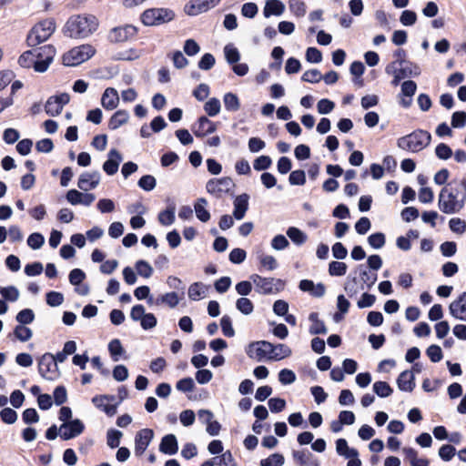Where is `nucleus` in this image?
<instances>
[{"label":"nucleus","mask_w":466,"mask_h":466,"mask_svg":"<svg viewBox=\"0 0 466 466\" xmlns=\"http://www.w3.org/2000/svg\"><path fill=\"white\" fill-rule=\"evenodd\" d=\"M98 27V20L92 15H77L71 16L66 25L65 34L71 38H86Z\"/></svg>","instance_id":"obj_1"},{"label":"nucleus","mask_w":466,"mask_h":466,"mask_svg":"<svg viewBox=\"0 0 466 466\" xmlns=\"http://www.w3.org/2000/svg\"><path fill=\"white\" fill-rule=\"evenodd\" d=\"M466 195L459 198L458 189L443 187L439 193L438 207L445 214L460 212L465 205Z\"/></svg>","instance_id":"obj_2"},{"label":"nucleus","mask_w":466,"mask_h":466,"mask_svg":"<svg viewBox=\"0 0 466 466\" xmlns=\"http://www.w3.org/2000/svg\"><path fill=\"white\" fill-rule=\"evenodd\" d=\"M385 72L388 75L393 76L391 84L393 86H398L403 78L420 76V68L415 63L405 59H400L389 64L385 68Z\"/></svg>","instance_id":"obj_3"},{"label":"nucleus","mask_w":466,"mask_h":466,"mask_svg":"<svg viewBox=\"0 0 466 466\" xmlns=\"http://www.w3.org/2000/svg\"><path fill=\"white\" fill-rule=\"evenodd\" d=\"M431 140L428 131L418 129L409 135L403 136L397 140V146L400 149L417 153L424 149Z\"/></svg>","instance_id":"obj_4"},{"label":"nucleus","mask_w":466,"mask_h":466,"mask_svg":"<svg viewBox=\"0 0 466 466\" xmlns=\"http://www.w3.org/2000/svg\"><path fill=\"white\" fill-rule=\"evenodd\" d=\"M56 23L53 19H46L36 24L29 32L26 42L29 46H36L46 41L55 32Z\"/></svg>","instance_id":"obj_5"},{"label":"nucleus","mask_w":466,"mask_h":466,"mask_svg":"<svg viewBox=\"0 0 466 466\" xmlns=\"http://www.w3.org/2000/svg\"><path fill=\"white\" fill-rule=\"evenodd\" d=\"M95 48L90 45L74 47L63 56V64L66 66H78L95 55Z\"/></svg>","instance_id":"obj_6"},{"label":"nucleus","mask_w":466,"mask_h":466,"mask_svg":"<svg viewBox=\"0 0 466 466\" xmlns=\"http://www.w3.org/2000/svg\"><path fill=\"white\" fill-rule=\"evenodd\" d=\"M175 17V13L168 8H150L143 12L141 21L145 25H159L170 22Z\"/></svg>","instance_id":"obj_7"},{"label":"nucleus","mask_w":466,"mask_h":466,"mask_svg":"<svg viewBox=\"0 0 466 466\" xmlns=\"http://www.w3.org/2000/svg\"><path fill=\"white\" fill-rule=\"evenodd\" d=\"M250 279L256 287V291L260 294H276L284 287V283L280 279L263 278L258 274H253Z\"/></svg>","instance_id":"obj_8"},{"label":"nucleus","mask_w":466,"mask_h":466,"mask_svg":"<svg viewBox=\"0 0 466 466\" xmlns=\"http://www.w3.org/2000/svg\"><path fill=\"white\" fill-rule=\"evenodd\" d=\"M39 374L47 380H56L59 375L58 366L53 358V354L45 353L38 361Z\"/></svg>","instance_id":"obj_9"},{"label":"nucleus","mask_w":466,"mask_h":466,"mask_svg":"<svg viewBox=\"0 0 466 466\" xmlns=\"http://www.w3.org/2000/svg\"><path fill=\"white\" fill-rule=\"evenodd\" d=\"M233 187V180L228 177L212 178L206 184L207 191L216 198H221L223 194L228 193Z\"/></svg>","instance_id":"obj_10"},{"label":"nucleus","mask_w":466,"mask_h":466,"mask_svg":"<svg viewBox=\"0 0 466 466\" xmlns=\"http://www.w3.org/2000/svg\"><path fill=\"white\" fill-rule=\"evenodd\" d=\"M272 343L261 340L250 343L247 350V355L257 361H261L263 359L268 358L270 360L272 351Z\"/></svg>","instance_id":"obj_11"},{"label":"nucleus","mask_w":466,"mask_h":466,"mask_svg":"<svg viewBox=\"0 0 466 466\" xmlns=\"http://www.w3.org/2000/svg\"><path fill=\"white\" fill-rule=\"evenodd\" d=\"M37 55L35 71L43 73L47 70L56 55V49L51 45L44 46L40 48L33 49Z\"/></svg>","instance_id":"obj_12"},{"label":"nucleus","mask_w":466,"mask_h":466,"mask_svg":"<svg viewBox=\"0 0 466 466\" xmlns=\"http://www.w3.org/2000/svg\"><path fill=\"white\" fill-rule=\"evenodd\" d=\"M84 423L80 420L76 419L63 423L59 427V434L63 440L67 441L77 437L84 431Z\"/></svg>","instance_id":"obj_13"},{"label":"nucleus","mask_w":466,"mask_h":466,"mask_svg":"<svg viewBox=\"0 0 466 466\" xmlns=\"http://www.w3.org/2000/svg\"><path fill=\"white\" fill-rule=\"evenodd\" d=\"M184 296H181V294H178L177 291H170L167 292L165 294H162L158 296L157 298H148L147 303L150 306H162L166 305L169 307L170 309L176 308L180 300L183 299Z\"/></svg>","instance_id":"obj_14"},{"label":"nucleus","mask_w":466,"mask_h":466,"mask_svg":"<svg viewBox=\"0 0 466 466\" xmlns=\"http://www.w3.org/2000/svg\"><path fill=\"white\" fill-rule=\"evenodd\" d=\"M219 2L220 0H192L185 5V12L188 15H197L215 7Z\"/></svg>","instance_id":"obj_15"},{"label":"nucleus","mask_w":466,"mask_h":466,"mask_svg":"<svg viewBox=\"0 0 466 466\" xmlns=\"http://www.w3.org/2000/svg\"><path fill=\"white\" fill-rule=\"evenodd\" d=\"M137 34V28L131 25L117 26L108 34V39L113 43L125 42L133 37Z\"/></svg>","instance_id":"obj_16"},{"label":"nucleus","mask_w":466,"mask_h":466,"mask_svg":"<svg viewBox=\"0 0 466 466\" xmlns=\"http://www.w3.org/2000/svg\"><path fill=\"white\" fill-rule=\"evenodd\" d=\"M154 432L150 429L140 430L135 437V453L137 456H141L151 441L153 440Z\"/></svg>","instance_id":"obj_17"},{"label":"nucleus","mask_w":466,"mask_h":466,"mask_svg":"<svg viewBox=\"0 0 466 466\" xmlns=\"http://www.w3.org/2000/svg\"><path fill=\"white\" fill-rule=\"evenodd\" d=\"M100 173L97 171L94 172H84L80 175L77 187L83 191H88L96 188L100 182Z\"/></svg>","instance_id":"obj_18"},{"label":"nucleus","mask_w":466,"mask_h":466,"mask_svg":"<svg viewBox=\"0 0 466 466\" xmlns=\"http://www.w3.org/2000/svg\"><path fill=\"white\" fill-rule=\"evenodd\" d=\"M449 310L453 318L466 322V292H463L450 304Z\"/></svg>","instance_id":"obj_19"},{"label":"nucleus","mask_w":466,"mask_h":466,"mask_svg":"<svg viewBox=\"0 0 466 466\" xmlns=\"http://www.w3.org/2000/svg\"><path fill=\"white\" fill-rule=\"evenodd\" d=\"M217 130V126L207 116H200L198 123L193 127V133L198 137H203L208 134H212Z\"/></svg>","instance_id":"obj_20"},{"label":"nucleus","mask_w":466,"mask_h":466,"mask_svg":"<svg viewBox=\"0 0 466 466\" xmlns=\"http://www.w3.org/2000/svg\"><path fill=\"white\" fill-rule=\"evenodd\" d=\"M122 160L121 154L116 149H111L107 160L103 164V170L109 176L115 175Z\"/></svg>","instance_id":"obj_21"},{"label":"nucleus","mask_w":466,"mask_h":466,"mask_svg":"<svg viewBox=\"0 0 466 466\" xmlns=\"http://www.w3.org/2000/svg\"><path fill=\"white\" fill-rule=\"evenodd\" d=\"M248 199L249 196L246 193L237 196L234 199L233 217L237 220H241L245 217L248 209Z\"/></svg>","instance_id":"obj_22"},{"label":"nucleus","mask_w":466,"mask_h":466,"mask_svg":"<svg viewBox=\"0 0 466 466\" xmlns=\"http://www.w3.org/2000/svg\"><path fill=\"white\" fill-rule=\"evenodd\" d=\"M119 103V95L116 89L107 87L101 97V105L106 110H113L117 107Z\"/></svg>","instance_id":"obj_23"},{"label":"nucleus","mask_w":466,"mask_h":466,"mask_svg":"<svg viewBox=\"0 0 466 466\" xmlns=\"http://www.w3.org/2000/svg\"><path fill=\"white\" fill-rule=\"evenodd\" d=\"M292 457L299 466H319V462L313 454L307 450L293 451Z\"/></svg>","instance_id":"obj_24"},{"label":"nucleus","mask_w":466,"mask_h":466,"mask_svg":"<svg viewBox=\"0 0 466 466\" xmlns=\"http://www.w3.org/2000/svg\"><path fill=\"white\" fill-rule=\"evenodd\" d=\"M398 388L401 391L411 392L415 388V377L412 371L404 370L397 379Z\"/></svg>","instance_id":"obj_25"},{"label":"nucleus","mask_w":466,"mask_h":466,"mask_svg":"<svg viewBox=\"0 0 466 466\" xmlns=\"http://www.w3.org/2000/svg\"><path fill=\"white\" fill-rule=\"evenodd\" d=\"M159 451L167 455H174L178 451L177 438L174 434L165 435L160 442Z\"/></svg>","instance_id":"obj_26"},{"label":"nucleus","mask_w":466,"mask_h":466,"mask_svg":"<svg viewBox=\"0 0 466 466\" xmlns=\"http://www.w3.org/2000/svg\"><path fill=\"white\" fill-rule=\"evenodd\" d=\"M285 11V5L279 0H268L263 9L265 17L281 15Z\"/></svg>","instance_id":"obj_27"},{"label":"nucleus","mask_w":466,"mask_h":466,"mask_svg":"<svg viewBox=\"0 0 466 466\" xmlns=\"http://www.w3.org/2000/svg\"><path fill=\"white\" fill-rule=\"evenodd\" d=\"M309 320L312 323L309 329L311 335L328 333V329L325 323L319 319V314L317 312H311L309 316Z\"/></svg>","instance_id":"obj_28"},{"label":"nucleus","mask_w":466,"mask_h":466,"mask_svg":"<svg viewBox=\"0 0 466 466\" xmlns=\"http://www.w3.org/2000/svg\"><path fill=\"white\" fill-rule=\"evenodd\" d=\"M129 119V113L127 110H117L113 114L109 119L108 127L112 130H116L121 126L127 123Z\"/></svg>","instance_id":"obj_29"},{"label":"nucleus","mask_w":466,"mask_h":466,"mask_svg":"<svg viewBox=\"0 0 466 466\" xmlns=\"http://www.w3.org/2000/svg\"><path fill=\"white\" fill-rule=\"evenodd\" d=\"M336 451L345 459L359 456V451L354 448H350L345 439H338L336 441Z\"/></svg>","instance_id":"obj_30"},{"label":"nucleus","mask_w":466,"mask_h":466,"mask_svg":"<svg viewBox=\"0 0 466 466\" xmlns=\"http://www.w3.org/2000/svg\"><path fill=\"white\" fill-rule=\"evenodd\" d=\"M208 201L206 198H198L194 204V209L197 218L202 222H208L210 219V213L207 209Z\"/></svg>","instance_id":"obj_31"},{"label":"nucleus","mask_w":466,"mask_h":466,"mask_svg":"<svg viewBox=\"0 0 466 466\" xmlns=\"http://www.w3.org/2000/svg\"><path fill=\"white\" fill-rule=\"evenodd\" d=\"M36 58H37V55H36L35 51L28 50V51L24 52L20 56L19 59H18V63L24 68L34 67V69L35 70L36 62H38V60Z\"/></svg>","instance_id":"obj_32"},{"label":"nucleus","mask_w":466,"mask_h":466,"mask_svg":"<svg viewBox=\"0 0 466 466\" xmlns=\"http://www.w3.org/2000/svg\"><path fill=\"white\" fill-rule=\"evenodd\" d=\"M223 103L225 109L229 112H236L240 108V101L238 96L234 93H226L223 96Z\"/></svg>","instance_id":"obj_33"},{"label":"nucleus","mask_w":466,"mask_h":466,"mask_svg":"<svg viewBox=\"0 0 466 466\" xmlns=\"http://www.w3.org/2000/svg\"><path fill=\"white\" fill-rule=\"evenodd\" d=\"M287 236L298 246L303 245L308 239L307 234L296 227L289 228L287 230Z\"/></svg>","instance_id":"obj_34"},{"label":"nucleus","mask_w":466,"mask_h":466,"mask_svg":"<svg viewBox=\"0 0 466 466\" xmlns=\"http://www.w3.org/2000/svg\"><path fill=\"white\" fill-rule=\"evenodd\" d=\"M175 205H169L167 209L158 214V222L162 226H170L175 222Z\"/></svg>","instance_id":"obj_35"},{"label":"nucleus","mask_w":466,"mask_h":466,"mask_svg":"<svg viewBox=\"0 0 466 466\" xmlns=\"http://www.w3.org/2000/svg\"><path fill=\"white\" fill-rule=\"evenodd\" d=\"M270 360H279L291 355V350L285 344H272Z\"/></svg>","instance_id":"obj_36"},{"label":"nucleus","mask_w":466,"mask_h":466,"mask_svg":"<svg viewBox=\"0 0 466 466\" xmlns=\"http://www.w3.org/2000/svg\"><path fill=\"white\" fill-rule=\"evenodd\" d=\"M206 287L201 282H195L188 288V298L192 300H198L205 297Z\"/></svg>","instance_id":"obj_37"},{"label":"nucleus","mask_w":466,"mask_h":466,"mask_svg":"<svg viewBox=\"0 0 466 466\" xmlns=\"http://www.w3.org/2000/svg\"><path fill=\"white\" fill-rule=\"evenodd\" d=\"M108 351L114 361H118L125 350L118 339H112L108 344Z\"/></svg>","instance_id":"obj_38"},{"label":"nucleus","mask_w":466,"mask_h":466,"mask_svg":"<svg viewBox=\"0 0 466 466\" xmlns=\"http://www.w3.org/2000/svg\"><path fill=\"white\" fill-rule=\"evenodd\" d=\"M358 268L360 269L361 281L367 286L368 289H370L377 281V273L368 271L367 269L363 268L362 265H360Z\"/></svg>","instance_id":"obj_39"},{"label":"nucleus","mask_w":466,"mask_h":466,"mask_svg":"<svg viewBox=\"0 0 466 466\" xmlns=\"http://www.w3.org/2000/svg\"><path fill=\"white\" fill-rule=\"evenodd\" d=\"M220 109V101L216 97L210 98L204 105V110L209 116H216L219 114Z\"/></svg>","instance_id":"obj_40"},{"label":"nucleus","mask_w":466,"mask_h":466,"mask_svg":"<svg viewBox=\"0 0 466 466\" xmlns=\"http://www.w3.org/2000/svg\"><path fill=\"white\" fill-rule=\"evenodd\" d=\"M137 274L145 279H148L153 274V268L150 264L143 259L137 260L135 265Z\"/></svg>","instance_id":"obj_41"},{"label":"nucleus","mask_w":466,"mask_h":466,"mask_svg":"<svg viewBox=\"0 0 466 466\" xmlns=\"http://www.w3.org/2000/svg\"><path fill=\"white\" fill-rule=\"evenodd\" d=\"M373 391L380 398H386L392 394V388L385 381H376L373 384Z\"/></svg>","instance_id":"obj_42"},{"label":"nucleus","mask_w":466,"mask_h":466,"mask_svg":"<svg viewBox=\"0 0 466 466\" xmlns=\"http://www.w3.org/2000/svg\"><path fill=\"white\" fill-rule=\"evenodd\" d=\"M224 55L228 64H236L240 59L238 50L232 44L226 45L224 47Z\"/></svg>","instance_id":"obj_43"},{"label":"nucleus","mask_w":466,"mask_h":466,"mask_svg":"<svg viewBox=\"0 0 466 466\" xmlns=\"http://www.w3.org/2000/svg\"><path fill=\"white\" fill-rule=\"evenodd\" d=\"M123 434L120 431L110 429L106 433V443L111 449L117 448Z\"/></svg>","instance_id":"obj_44"},{"label":"nucleus","mask_w":466,"mask_h":466,"mask_svg":"<svg viewBox=\"0 0 466 466\" xmlns=\"http://www.w3.org/2000/svg\"><path fill=\"white\" fill-rule=\"evenodd\" d=\"M14 334L17 339L25 342L32 338L33 331L31 329L25 327V325H17L14 329Z\"/></svg>","instance_id":"obj_45"},{"label":"nucleus","mask_w":466,"mask_h":466,"mask_svg":"<svg viewBox=\"0 0 466 466\" xmlns=\"http://www.w3.org/2000/svg\"><path fill=\"white\" fill-rule=\"evenodd\" d=\"M386 242L385 235L381 232L371 234L368 237L369 245L375 248L380 249L384 247Z\"/></svg>","instance_id":"obj_46"},{"label":"nucleus","mask_w":466,"mask_h":466,"mask_svg":"<svg viewBox=\"0 0 466 466\" xmlns=\"http://www.w3.org/2000/svg\"><path fill=\"white\" fill-rule=\"evenodd\" d=\"M0 294L5 299L12 302L16 301L20 295L19 290L14 286L0 287Z\"/></svg>","instance_id":"obj_47"},{"label":"nucleus","mask_w":466,"mask_h":466,"mask_svg":"<svg viewBox=\"0 0 466 466\" xmlns=\"http://www.w3.org/2000/svg\"><path fill=\"white\" fill-rule=\"evenodd\" d=\"M347 265L344 262L331 261L329 265V273L330 276L340 277L347 272Z\"/></svg>","instance_id":"obj_48"},{"label":"nucleus","mask_w":466,"mask_h":466,"mask_svg":"<svg viewBox=\"0 0 466 466\" xmlns=\"http://www.w3.org/2000/svg\"><path fill=\"white\" fill-rule=\"evenodd\" d=\"M289 7L290 12L297 17H302L306 14V5L300 0H289Z\"/></svg>","instance_id":"obj_49"},{"label":"nucleus","mask_w":466,"mask_h":466,"mask_svg":"<svg viewBox=\"0 0 466 466\" xmlns=\"http://www.w3.org/2000/svg\"><path fill=\"white\" fill-rule=\"evenodd\" d=\"M19 325H27L34 321L35 314L34 311L30 309H25L19 311L15 317Z\"/></svg>","instance_id":"obj_50"},{"label":"nucleus","mask_w":466,"mask_h":466,"mask_svg":"<svg viewBox=\"0 0 466 466\" xmlns=\"http://www.w3.org/2000/svg\"><path fill=\"white\" fill-rule=\"evenodd\" d=\"M236 308L245 315H249L254 310L253 303L247 298L238 299L236 302Z\"/></svg>","instance_id":"obj_51"},{"label":"nucleus","mask_w":466,"mask_h":466,"mask_svg":"<svg viewBox=\"0 0 466 466\" xmlns=\"http://www.w3.org/2000/svg\"><path fill=\"white\" fill-rule=\"evenodd\" d=\"M137 185L145 191H151L156 187L157 181L153 176L145 175L138 180Z\"/></svg>","instance_id":"obj_52"},{"label":"nucleus","mask_w":466,"mask_h":466,"mask_svg":"<svg viewBox=\"0 0 466 466\" xmlns=\"http://www.w3.org/2000/svg\"><path fill=\"white\" fill-rule=\"evenodd\" d=\"M284 457L279 453H274L267 459L260 461V466H282L284 464Z\"/></svg>","instance_id":"obj_53"},{"label":"nucleus","mask_w":466,"mask_h":466,"mask_svg":"<svg viewBox=\"0 0 466 466\" xmlns=\"http://www.w3.org/2000/svg\"><path fill=\"white\" fill-rule=\"evenodd\" d=\"M46 113L49 116H55L61 113L62 107L52 96L49 97L45 105Z\"/></svg>","instance_id":"obj_54"},{"label":"nucleus","mask_w":466,"mask_h":466,"mask_svg":"<svg viewBox=\"0 0 466 466\" xmlns=\"http://www.w3.org/2000/svg\"><path fill=\"white\" fill-rule=\"evenodd\" d=\"M218 461V466H237V463L232 456L230 451L223 452L220 456L213 458Z\"/></svg>","instance_id":"obj_55"},{"label":"nucleus","mask_w":466,"mask_h":466,"mask_svg":"<svg viewBox=\"0 0 466 466\" xmlns=\"http://www.w3.org/2000/svg\"><path fill=\"white\" fill-rule=\"evenodd\" d=\"M449 227L452 232L457 234H463L466 231V222L460 218H451Z\"/></svg>","instance_id":"obj_56"},{"label":"nucleus","mask_w":466,"mask_h":466,"mask_svg":"<svg viewBox=\"0 0 466 466\" xmlns=\"http://www.w3.org/2000/svg\"><path fill=\"white\" fill-rule=\"evenodd\" d=\"M220 326L222 332L226 337L232 338L235 335L230 317L227 315L223 316L220 320Z\"/></svg>","instance_id":"obj_57"},{"label":"nucleus","mask_w":466,"mask_h":466,"mask_svg":"<svg viewBox=\"0 0 466 466\" xmlns=\"http://www.w3.org/2000/svg\"><path fill=\"white\" fill-rule=\"evenodd\" d=\"M45 243V238L40 233H32L27 238V245L33 249H39Z\"/></svg>","instance_id":"obj_58"},{"label":"nucleus","mask_w":466,"mask_h":466,"mask_svg":"<svg viewBox=\"0 0 466 466\" xmlns=\"http://www.w3.org/2000/svg\"><path fill=\"white\" fill-rule=\"evenodd\" d=\"M68 279L70 284L78 286L86 279V273L80 268H74L70 271Z\"/></svg>","instance_id":"obj_59"},{"label":"nucleus","mask_w":466,"mask_h":466,"mask_svg":"<svg viewBox=\"0 0 466 466\" xmlns=\"http://www.w3.org/2000/svg\"><path fill=\"white\" fill-rule=\"evenodd\" d=\"M279 380L283 385H289L296 380V374L288 369H283L279 372Z\"/></svg>","instance_id":"obj_60"},{"label":"nucleus","mask_w":466,"mask_h":466,"mask_svg":"<svg viewBox=\"0 0 466 466\" xmlns=\"http://www.w3.org/2000/svg\"><path fill=\"white\" fill-rule=\"evenodd\" d=\"M272 164V160L268 156H260L257 157L253 163V167L257 171L266 170Z\"/></svg>","instance_id":"obj_61"},{"label":"nucleus","mask_w":466,"mask_h":466,"mask_svg":"<svg viewBox=\"0 0 466 466\" xmlns=\"http://www.w3.org/2000/svg\"><path fill=\"white\" fill-rule=\"evenodd\" d=\"M64 302V295L57 291H50L46 294V303L50 307H58Z\"/></svg>","instance_id":"obj_62"},{"label":"nucleus","mask_w":466,"mask_h":466,"mask_svg":"<svg viewBox=\"0 0 466 466\" xmlns=\"http://www.w3.org/2000/svg\"><path fill=\"white\" fill-rule=\"evenodd\" d=\"M451 126L454 128H461L466 126V112L456 111L451 116Z\"/></svg>","instance_id":"obj_63"},{"label":"nucleus","mask_w":466,"mask_h":466,"mask_svg":"<svg viewBox=\"0 0 466 466\" xmlns=\"http://www.w3.org/2000/svg\"><path fill=\"white\" fill-rule=\"evenodd\" d=\"M1 420L7 424H13L17 420V413L11 408H4L0 411Z\"/></svg>","instance_id":"obj_64"}]
</instances>
